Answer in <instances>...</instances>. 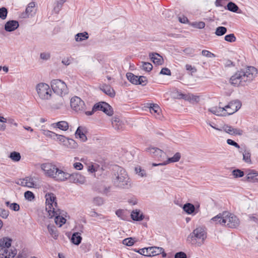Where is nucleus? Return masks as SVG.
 Wrapping results in <instances>:
<instances>
[{
  "label": "nucleus",
  "mask_w": 258,
  "mask_h": 258,
  "mask_svg": "<svg viewBox=\"0 0 258 258\" xmlns=\"http://www.w3.org/2000/svg\"><path fill=\"white\" fill-rule=\"evenodd\" d=\"M257 70L253 67L237 71L230 78V84L235 87L244 86L250 83L255 77Z\"/></svg>",
  "instance_id": "nucleus-1"
},
{
  "label": "nucleus",
  "mask_w": 258,
  "mask_h": 258,
  "mask_svg": "<svg viewBox=\"0 0 258 258\" xmlns=\"http://www.w3.org/2000/svg\"><path fill=\"white\" fill-rule=\"evenodd\" d=\"M210 222L213 224H219L231 228H236L240 223L238 218L236 216L228 212L217 215L212 218Z\"/></svg>",
  "instance_id": "nucleus-2"
},
{
  "label": "nucleus",
  "mask_w": 258,
  "mask_h": 258,
  "mask_svg": "<svg viewBox=\"0 0 258 258\" xmlns=\"http://www.w3.org/2000/svg\"><path fill=\"white\" fill-rule=\"evenodd\" d=\"M114 170L116 172L112 176L113 185L120 189L130 188L131 187V182L126 171L119 166H116Z\"/></svg>",
  "instance_id": "nucleus-3"
},
{
  "label": "nucleus",
  "mask_w": 258,
  "mask_h": 258,
  "mask_svg": "<svg viewBox=\"0 0 258 258\" xmlns=\"http://www.w3.org/2000/svg\"><path fill=\"white\" fill-rule=\"evenodd\" d=\"M12 239L4 237L0 240V258H13L17 253V249L11 248Z\"/></svg>",
  "instance_id": "nucleus-4"
},
{
  "label": "nucleus",
  "mask_w": 258,
  "mask_h": 258,
  "mask_svg": "<svg viewBox=\"0 0 258 258\" xmlns=\"http://www.w3.org/2000/svg\"><path fill=\"white\" fill-rule=\"evenodd\" d=\"M46 211L47 212L49 218H52L55 215V211L57 209L56 197L53 193H47L45 195Z\"/></svg>",
  "instance_id": "nucleus-5"
},
{
  "label": "nucleus",
  "mask_w": 258,
  "mask_h": 258,
  "mask_svg": "<svg viewBox=\"0 0 258 258\" xmlns=\"http://www.w3.org/2000/svg\"><path fill=\"white\" fill-rule=\"evenodd\" d=\"M36 90L39 98L42 100H49L52 94L51 89L46 83H40L36 86Z\"/></svg>",
  "instance_id": "nucleus-6"
},
{
  "label": "nucleus",
  "mask_w": 258,
  "mask_h": 258,
  "mask_svg": "<svg viewBox=\"0 0 258 258\" xmlns=\"http://www.w3.org/2000/svg\"><path fill=\"white\" fill-rule=\"evenodd\" d=\"M51 89L58 95L62 96L68 93L66 84L60 79H53L50 82Z\"/></svg>",
  "instance_id": "nucleus-7"
},
{
  "label": "nucleus",
  "mask_w": 258,
  "mask_h": 258,
  "mask_svg": "<svg viewBox=\"0 0 258 258\" xmlns=\"http://www.w3.org/2000/svg\"><path fill=\"white\" fill-rule=\"evenodd\" d=\"M207 237V233L204 228L199 227L195 229L187 237V240H196L197 239L201 240L204 241Z\"/></svg>",
  "instance_id": "nucleus-8"
},
{
  "label": "nucleus",
  "mask_w": 258,
  "mask_h": 258,
  "mask_svg": "<svg viewBox=\"0 0 258 258\" xmlns=\"http://www.w3.org/2000/svg\"><path fill=\"white\" fill-rule=\"evenodd\" d=\"M70 104L71 108L76 112H83L86 108L84 102L77 96L71 98Z\"/></svg>",
  "instance_id": "nucleus-9"
},
{
  "label": "nucleus",
  "mask_w": 258,
  "mask_h": 258,
  "mask_svg": "<svg viewBox=\"0 0 258 258\" xmlns=\"http://www.w3.org/2000/svg\"><path fill=\"white\" fill-rule=\"evenodd\" d=\"M93 110L102 111L108 116H111L113 114L112 107L105 102H100L95 104L93 106Z\"/></svg>",
  "instance_id": "nucleus-10"
},
{
  "label": "nucleus",
  "mask_w": 258,
  "mask_h": 258,
  "mask_svg": "<svg viewBox=\"0 0 258 258\" xmlns=\"http://www.w3.org/2000/svg\"><path fill=\"white\" fill-rule=\"evenodd\" d=\"M41 168L46 176L53 178L55 175V171L58 168L55 165L48 163L42 164Z\"/></svg>",
  "instance_id": "nucleus-11"
},
{
  "label": "nucleus",
  "mask_w": 258,
  "mask_h": 258,
  "mask_svg": "<svg viewBox=\"0 0 258 258\" xmlns=\"http://www.w3.org/2000/svg\"><path fill=\"white\" fill-rule=\"evenodd\" d=\"M241 106V104L238 100L230 102L227 105L224 107L226 109L225 110L226 116L233 114L240 109Z\"/></svg>",
  "instance_id": "nucleus-12"
},
{
  "label": "nucleus",
  "mask_w": 258,
  "mask_h": 258,
  "mask_svg": "<svg viewBox=\"0 0 258 258\" xmlns=\"http://www.w3.org/2000/svg\"><path fill=\"white\" fill-rule=\"evenodd\" d=\"M146 151L155 158H157L160 161H162L163 158L166 156V154L161 150L155 147H150L146 149Z\"/></svg>",
  "instance_id": "nucleus-13"
},
{
  "label": "nucleus",
  "mask_w": 258,
  "mask_h": 258,
  "mask_svg": "<svg viewBox=\"0 0 258 258\" xmlns=\"http://www.w3.org/2000/svg\"><path fill=\"white\" fill-rule=\"evenodd\" d=\"M69 178L70 182L77 184H84L86 182L85 177L79 173H73L70 174Z\"/></svg>",
  "instance_id": "nucleus-14"
},
{
  "label": "nucleus",
  "mask_w": 258,
  "mask_h": 258,
  "mask_svg": "<svg viewBox=\"0 0 258 258\" xmlns=\"http://www.w3.org/2000/svg\"><path fill=\"white\" fill-rule=\"evenodd\" d=\"M55 174L53 177L55 180L58 181H64L69 179L70 176V173L64 171L63 170L57 168L55 171Z\"/></svg>",
  "instance_id": "nucleus-15"
},
{
  "label": "nucleus",
  "mask_w": 258,
  "mask_h": 258,
  "mask_svg": "<svg viewBox=\"0 0 258 258\" xmlns=\"http://www.w3.org/2000/svg\"><path fill=\"white\" fill-rule=\"evenodd\" d=\"M94 188L95 190L99 193L106 196L109 195V193L111 191V186L106 185L103 183L97 184Z\"/></svg>",
  "instance_id": "nucleus-16"
},
{
  "label": "nucleus",
  "mask_w": 258,
  "mask_h": 258,
  "mask_svg": "<svg viewBox=\"0 0 258 258\" xmlns=\"http://www.w3.org/2000/svg\"><path fill=\"white\" fill-rule=\"evenodd\" d=\"M223 129L224 131H225L226 133L229 134L230 135H242L243 134L242 130L237 128H234L232 126L228 125H225L223 127Z\"/></svg>",
  "instance_id": "nucleus-17"
},
{
  "label": "nucleus",
  "mask_w": 258,
  "mask_h": 258,
  "mask_svg": "<svg viewBox=\"0 0 258 258\" xmlns=\"http://www.w3.org/2000/svg\"><path fill=\"white\" fill-rule=\"evenodd\" d=\"M181 157L180 154L179 153H176L172 157L169 158L167 160L162 163H153V166H162L165 165L169 163L176 162L178 161Z\"/></svg>",
  "instance_id": "nucleus-18"
},
{
  "label": "nucleus",
  "mask_w": 258,
  "mask_h": 258,
  "mask_svg": "<svg viewBox=\"0 0 258 258\" xmlns=\"http://www.w3.org/2000/svg\"><path fill=\"white\" fill-rule=\"evenodd\" d=\"M19 26V23L16 20H11L7 22L5 25V29L6 31L11 32L15 30Z\"/></svg>",
  "instance_id": "nucleus-19"
},
{
  "label": "nucleus",
  "mask_w": 258,
  "mask_h": 258,
  "mask_svg": "<svg viewBox=\"0 0 258 258\" xmlns=\"http://www.w3.org/2000/svg\"><path fill=\"white\" fill-rule=\"evenodd\" d=\"M163 251V248L157 246L148 247L147 256H154L160 254Z\"/></svg>",
  "instance_id": "nucleus-20"
},
{
  "label": "nucleus",
  "mask_w": 258,
  "mask_h": 258,
  "mask_svg": "<svg viewBox=\"0 0 258 258\" xmlns=\"http://www.w3.org/2000/svg\"><path fill=\"white\" fill-rule=\"evenodd\" d=\"M56 214H55V223L56 225H59V227H61L63 224H64L66 222V219L62 217L63 214L61 215V212L59 209H58L56 211H55Z\"/></svg>",
  "instance_id": "nucleus-21"
},
{
  "label": "nucleus",
  "mask_w": 258,
  "mask_h": 258,
  "mask_svg": "<svg viewBox=\"0 0 258 258\" xmlns=\"http://www.w3.org/2000/svg\"><path fill=\"white\" fill-rule=\"evenodd\" d=\"M149 57L155 64L161 65L163 62V59L162 57L157 53H150Z\"/></svg>",
  "instance_id": "nucleus-22"
},
{
  "label": "nucleus",
  "mask_w": 258,
  "mask_h": 258,
  "mask_svg": "<svg viewBox=\"0 0 258 258\" xmlns=\"http://www.w3.org/2000/svg\"><path fill=\"white\" fill-rule=\"evenodd\" d=\"M225 108L221 107H213L209 109V111L218 116H226Z\"/></svg>",
  "instance_id": "nucleus-23"
},
{
  "label": "nucleus",
  "mask_w": 258,
  "mask_h": 258,
  "mask_svg": "<svg viewBox=\"0 0 258 258\" xmlns=\"http://www.w3.org/2000/svg\"><path fill=\"white\" fill-rule=\"evenodd\" d=\"M100 90L110 97H114L115 96V91L110 86L103 85L100 87Z\"/></svg>",
  "instance_id": "nucleus-24"
},
{
  "label": "nucleus",
  "mask_w": 258,
  "mask_h": 258,
  "mask_svg": "<svg viewBox=\"0 0 258 258\" xmlns=\"http://www.w3.org/2000/svg\"><path fill=\"white\" fill-rule=\"evenodd\" d=\"M247 179L248 181L255 182L258 181V172L254 170H249L247 173Z\"/></svg>",
  "instance_id": "nucleus-25"
},
{
  "label": "nucleus",
  "mask_w": 258,
  "mask_h": 258,
  "mask_svg": "<svg viewBox=\"0 0 258 258\" xmlns=\"http://www.w3.org/2000/svg\"><path fill=\"white\" fill-rule=\"evenodd\" d=\"M54 128H58L62 131H67L69 128V124L66 121H60L52 124Z\"/></svg>",
  "instance_id": "nucleus-26"
},
{
  "label": "nucleus",
  "mask_w": 258,
  "mask_h": 258,
  "mask_svg": "<svg viewBox=\"0 0 258 258\" xmlns=\"http://www.w3.org/2000/svg\"><path fill=\"white\" fill-rule=\"evenodd\" d=\"M132 219L134 221H140L144 219V215L141 213L140 211L138 210H134L131 214Z\"/></svg>",
  "instance_id": "nucleus-27"
},
{
  "label": "nucleus",
  "mask_w": 258,
  "mask_h": 258,
  "mask_svg": "<svg viewBox=\"0 0 258 258\" xmlns=\"http://www.w3.org/2000/svg\"><path fill=\"white\" fill-rule=\"evenodd\" d=\"M183 210L187 214H192L196 211L195 206L191 203H186L182 207Z\"/></svg>",
  "instance_id": "nucleus-28"
},
{
  "label": "nucleus",
  "mask_w": 258,
  "mask_h": 258,
  "mask_svg": "<svg viewBox=\"0 0 258 258\" xmlns=\"http://www.w3.org/2000/svg\"><path fill=\"white\" fill-rule=\"evenodd\" d=\"M75 136L76 138H79L82 142H86L87 140V138L85 134L83 132V128L81 126H79L75 132Z\"/></svg>",
  "instance_id": "nucleus-29"
},
{
  "label": "nucleus",
  "mask_w": 258,
  "mask_h": 258,
  "mask_svg": "<svg viewBox=\"0 0 258 258\" xmlns=\"http://www.w3.org/2000/svg\"><path fill=\"white\" fill-rule=\"evenodd\" d=\"M147 106L149 108L151 113L154 112L157 113V115H160L161 110L157 104L148 103Z\"/></svg>",
  "instance_id": "nucleus-30"
},
{
  "label": "nucleus",
  "mask_w": 258,
  "mask_h": 258,
  "mask_svg": "<svg viewBox=\"0 0 258 258\" xmlns=\"http://www.w3.org/2000/svg\"><path fill=\"white\" fill-rule=\"evenodd\" d=\"M20 184L23 186L32 187H33L34 183L32 178L27 177L21 181Z\"/></svg>",
  "instance_id": "nucleus-31"
},
{
  "label": "nucleus",
  "mask_w": 258,
  "mask_h": 258,
  "mask_svg": "<svg viewBox=\"0 0 258 258\" xmlns=\"http://www.w3.org/2000/svg\"><path fill=\"white\" fill-rule=\"evenodd\" d=\"M82 239L81 233L80 232H75L73 234L71 240L72 243L78 245L81 243Z\"/></svg>",
  "instance_id": "nucleus-32"
},
{
  "label": "nucleus",
  "mask_w": 258,
  "mask_h": 258,
  "mask_svg": "<svg viewBox=\"0 0 258 258\" xmlns=\"http://www.w3.org/2000/svg\"><path fill=\"white\" fill-rule=\"evenodd\" d=\"M89 38V34L87 32L79 33L75 35V40L77 42H81Z\"/></svg>",
  "instance_id": "nucleus-33"
},
{
  "label": "nucleus",
  "mask_w": 258,
  "mask_h": 258,
  "mask_svg": "<svg viewBox=\"0 0 258 258\" xmlns=\"http://www.w3.org/2000/svg\"><path fill=\"white\" fill-rule=\"evenodd\" d=\"M243 160L248 164H251V153L249 150H244L242 152Z\"/></svg>",
  "instance_id": "nucleus-34"
},
{
  "label": "nucleus",
  "mask_w": 258,
  "mask_h": 258,
  "mask_svg": "<svg viewBox=\"0 0 258 258\" xmlns=\"http://www.w3.org/2000/svg\"><path fill=\"white\" fill-rule=\"evenodd\" d=\"M127 80L132 84L137 85L138 76L134 75L132 73H127L126 74Z\"/></svg>",
  "instance_id": "nucleus-35"
},
{
  "label": "nucleus",
  "mask_w": 258,
  "mask_h": 258,
  "mask_svg": "<svg viewBox=\"0 0 258 258\" xmlns=\"http://www.w3.org/2000/svg\"><path fill=\"white\" fill-rule=\"evenodd\" d=\"M48 230L49 231V234L51 235L53 238L56 239L58 236V233L56 231V227L53 225H48L47 226Z\"/></svg>",
  "instance_id": "nucleus-36"
},
{
  "label": "nucleus",
  "mask_w": 258,
  "mask_h": 258,
  "mask_svg": "<svg viewBox=\"0 0 258 258\" xmlns=\"http://www.w3.org/2000/svg\"><path fill=\"white\" fill-rule=\"evenodd\" d=\"M101 169L99 165L94 164L88 166V171L91 173H95L94 176H96V172L99 171Z\"/></svg>",
  "instance_id": "nucleus-37"
},
{
  "label": "nucleus",
  "mask_w": 258,
  "mask_h": 258,
  "mask_svg": "<svg viewBox=\"0 0 258 258\" xmlns=\"http://www.w3.org/2000/svg\"><path fill=\"white\" fill-rule=\"evenodd\" d=\"M185 100H188L192 103H198L200 101V96L194 94H188L187 96H186Z\"/></svg>",
  "instance_id": "nucleus-38"
},
{
  "label": "nucleus",
  "mask_w": 258,
  "mask_h": 258,
  "mask_svg": "<svg viewBox=\"0 0 258 258\" xmlns=\"http://www.w3.org/2000/svg\"><path fill=\"white\" fill-rule=\"evenodd\" d=\"M227 29L226 27L223 26L218 27L215 31V34L217 36H221L224 35L227 32Z\"/></svg>",
  "instance_id": "nucleus-39"
},
{
  "label": "nucleus",
  "mask_w": 258,
  "mask_h": 258,
  "mask_svg": "<svg viewBox=\"0 0 258 258\" xmlns=\"http://www.w3.org/2000/svg\"><path fill=\"white\" fill-rule=\"evenodd\" d=\"M9 157L14 161L18 162L21 159V155L19 152L14 151L11 153Z\"/></svg>",
  "instance_id": "nucleus-40"
},
{
  "label": "nucleus",
  "mask_w": 258,
  "mask_h": 258,
  "mask_svg": "<svg viewBox=\"0 0 258 258\" xmlns=\"http://www.w3.org/2000/svg\"><path fill=\"white\" fill-rule=\"evenodd\" d=\"M227 9L232 12H237L238 10V7L233 2H229L227 5Z\"/></svg>",
  "instance_id": "nucleus-41"
},
{
  "label": "nucleus",
  "mask_w": 258,
  "mask_h": 258,
  "mask_svg": "<svg viewBox=\"0 0 258 258\" xmlns=\"http://www.w3.org/2000/svg\"><path fill=\"white\" fill-rule=\"evenodd\" d=\"M135 171L136 174H137L139 176L142 177L147 176L146 171L144 169H142L140 166L136 167Z\"/></svg>",
  "instance_id": "nucleus-42"
},
{
  "label": "nucleus",
  "mask_w": 258,
  "mask_h": 258,
  "mask_svg": "<svg viewBox=\"0 0 258 258\" xmlns=\"http://www.w3.org/2000/svg\"><path fill=\"white\" fill-rule=\"evenodd\" d=\"M35 4L34 2H31L28 4V7L26 9V13L28 16L32 15V13L33 11Z\"/></svg>",
  "instance_id": "nucleus-43"
},
{
  "label": "nucleus",
  "mask_w": 258,
  "mask_h": 258,
  "mask_svg": "<svg viewBox=\"0 0 258 258\" xmlns=\"http://www.w3.org/2000/svg\"><path fill=\"white\" fill-rule=\"evenodd\" d=\"M43 134L47 137L50 138L52 139L55 140V137L56 136V134L50 131L49 130H43L42 131Z\"/></svg>",
  "instance_id": "nucleus-44"
},
{
  "label": "nucleus",
  "mask_w": 258,
  "mask_h": 258,
  "mask_svg": "<svg viewBox=\"0 0 258 258\" xmlns=\"http://www.w3.org/2000/svg\"><path fill=\"white\" fill-rule=\"evenodd\" d=\"M112 124L115 130H119L122 127L121 123L119 122V119L118 118L112 119Z\"/></svg>",
  "instance_id": "nucleus-45"
},
{
  "label": "nucleus",
  "mask_w": 258,
  "mask_h": 258,
  "mask_svg": "<svg viewBox=\"0 0 258 258\" xmlns=\"http://www.w3.org/2000/svg\"><path fill=\"white\" fill-rule=\"evenodd\" d=\"M93 203L95 206H101L104 203V200L102 198L100 197H96L93 198Z\"/></svg>",
  "instance_id": "nucleus-46"
},
{
  "label": "nucleus",
  "mask_w": 258,
  "mask_h": 258,
  "mask_svg": "<svg viewBox=\"0 0 258 258\" xmlns=\"http://www.w3.org/2000/svg\"><path fill=\"white\" fill-rule=\"evenodd\" d=\"M25 198L29 201H32L35 199L34 194L31 191H26L24 193Z\"/></svg>",
  "instance_id": "nucleus-47"
},
{
  "label": "nucleus",
  "mask_w": 258,
  "mask_h": 258,
  "mask_svg": "<svg viewBox=\"0 0 258 258\" xmlns=\"http://www.w3.org/2000/svg\"><path fill=\"white\" fill-rule=\"evenodd\" d=\"M142 67L143 70L147 72H150L152 70L153 66L151 63L147 62H142Z\"/></svg>",
  "instance_id": "nucleus-48"
},
{
  "label": "nucleus",
  "mask_w": 258,
  "mask_h": 258,
  "mask_svg": "<svg viewBox=\"0 0 258 258\" xmlns=\"http://www.w3.org/2000/svg\"><path fill=\"white\" fill-rule=\"evenodd\" d=\"M135 242V241L133 238L129 237L124 239L122 241V243L127 246H132Z\"/></svg>",
  "instance_id": "nucleus-49"
},
{
  "label": "nucleus",
  "mask_w": 258,
  "mask_h": 258,
  "mask_svg": "<svg viewBox=\"0 0 258 258\" xmlns=\"http://www.w3.org/2000/svg\"><path fill=\"white\" fill-rule=\"evenodd\" d=\"M147 82L148 80L146 77L143 76L138 77L137 85L145 86L147 84Z\"/></svg>",
  "instance_id": "nucleus-50"
},
{
  "label": "nucleus",
  "mask_w": 258,
  "mask_h": 258,
  "mask_svg": "<svg viewBox=\"0 0 258 258\" xmlns=\"http://www.w3.org/2000/svg\"><path fill=\"white\" fill-rule=\"evenodd\" d=\"M232 175L235 178L241 177L244 176V174L243 171L240 169H235L232 171Z\"/></svg>",
  "instance_id": "nucleus-51"
},
{
  "label": "nucleus",
  "mask_w": 258,
  "mask_h": 258,
  "mask_svg": "<svg viewBox=\"0 0 258 258\" xmlns=\"http://www.w3.org/2000/svg\"><path fill=\"white\" fill-rule=\"evenodd\" d=\"M224 39L225 41L229 42H234L236 41V39L234 34H230L225 36Z\"/></svg>",
  "instance_id": "nucleus-52"
},
{
  "label": "nucleus",
  "mask_w": 258,
  "mask_h": 258,
  "mask_svg": "<svg viewBox=\"0 0 258 258\" xmlns=\"http://www.w3.org/2000/svg\"><path fill=\"white\" fill-rule=\"evenodd\" d=\"M8 14L7 9L5 7L0 8V18L4 20L6 18Z\"/></svg>",
  "instance_id": "nucleus-53"
},
{
  "label": "nucleus",
  "mask_w": 258,
  "mask_h": 258,
  "mask_svg": "<svg viewBox=\"0 0 258 258\" xmlns=\"http://www.w3.org/2000/svg\"><path fill=\"white\" fill-rule=\"evenodd\" d=\"M116 215L123 220H125V212L122 210H117L115 212Z\"/></svg>",
  "instance_id": "nucleus-54"
},
{
  "label": "nucleus",
  "mask_w": 258,
  "mask_h": 258,
  "mask_svg": "<svg viewBox=\"0 0 258 258\" xmlns=\"http://www.w3.org/2000/svg\"><path fill=\"white\" fill-rule=\"evenodd\" d=\"M202 54L203 55H204L206 57H209V58L215 57V55L214 54L212 53L210 51L207 50H203L202 51Z\"/></svg>",
  "instance_id": "nucleus-55"
},
{
  "label": "nucleus",
  "mask_w": 258,
  "mask_h": 258,
  "mask_svg": "<svg viewBox=\"0 0 258 258\" xmlns=\"http://www.w3.org/2000/svg\"><path fill=\"white\" fill-rule=\"evenodd\" d=\"M9 211L0 208V216L3 218L6 219L9 216Z\"/></svg>",
  "instance_id": "nucleus-56"
},
{
  "label": "nucleus",
  "mask_w": 258,
  "mask_h": 258,
  "mask_svg": "<svg viewBox=\"0 0 258 258\" xmlns=\"http://www.w3.org/2000/svg\"><path fill=\"white\" fill-rule=\"evenodd\" d=\"M90 216H91L92 217H97L99 219H102L104 218L102 215H101L100 214H98L94 211H90Z\"/></svg>",
  "instance_id": "nucleus-57"
},
{
  "label": "nucleus",
  "mask_w": 258,
  "mask_h": 258,
  "mask_svg": "<svg viewBox=\"0 0 258 258\" xmlns=\"http://www.w3.org/2000/svg\"><path fill=\"white\" fill-rule=\"evenodd\" d=\"M135 251L142 255L147 256L148 247H145L139 250H135Z\"/></svg>",
  "instance_id": "nucleus-58"
},
{
  "label": "nucleus",
  "mask_w": 258,
  "mask_h": 258,
  "mask_svg": "<svg viewBox=\"0 0 258 258\" xmlns=\"http://www.w3.org/2000/svg\"><path fill=\"white\" fill-rule=\"evenodd\" d=\"M174 258H187V256L184 252L180 251L175 254Z\"/></svg>",
  "instance_id": "nucleus-59"
},
{
  "label": "nucleus",
  "mask_w": 258,
  "mask_h": 258,
  "mask_svg": "<svg viewBox=\"0 0 258 258\" xmlns=\"http://www.w3.org/2000/svg\"><path fill=\"white\" fill-rule=\"evenodd\" d=\"M160 74L168 76H170L171 74L170 70L167 68H163L160 71Z\"/></svg>",
  "instance_id": "nucleus-60"
},
{
  "label": "nucleus",
  "mask_w": 258,
  "mask_h": 258,
  "mask_svg": "<svg viewBox=\"0 0 258 258\" xmlns=\"http://www.w3.org/2000/svg\"><path fill=\"white\" fill-rule=\"evenodd\" d=\"M10 208L13 211H18L20 209V206L18 204L14 203L10 205Z\"/></svg>",
  "instance_id": "nucleus-61"
},
{
  "label": "nucleus",
  "mask_w": 258,
  "mask_h": 258,
  "mask_svg": "<svg viewBox=\"0 0 258 258\" xmlns=\"http://www.w3.org/2000/svg\"><path fill=\"white\" fill-rule=\"evenodd\" d=\"M227 143L230 145L233 146L237 148H240L239 145L235 141L231 139H228L227 140Z\"/></svg>",
  "instance_id": "nucleus-62"
},
{
  "label": "nucleus",
  "mask_w": 258,
  "mask_h": 258,
  "mask_svg": "<svg viewBox=\"0 0 258 258\" xmlns=\"http://www.w3.org/2000/svg\"><path fill=\"white\" fill-rule=\"evenodd\" d=\"M72 59H73L71 57L64 58L62 59L61 62L63 64L68 66L72 63Z\"/></svg>",
  "instance_id": "nucleus-63"
},
{
  "label": "nucleus",
  "mask_w": 258,
  "mask_h": 258,
  "mask_svg": "<svg viewBox=\"0 0 258 258\" xmlns=\"http://www.w3.org/2000/svg\"><path fill=\"white\" fill-rule=\"evenodd\" d=\"M67 138L62 135H58L56 134L55 140L59 141L61 143H63L66 141Z\"/></svg>",
  "instance_id": "nucleus-64"
}]
</instances>
